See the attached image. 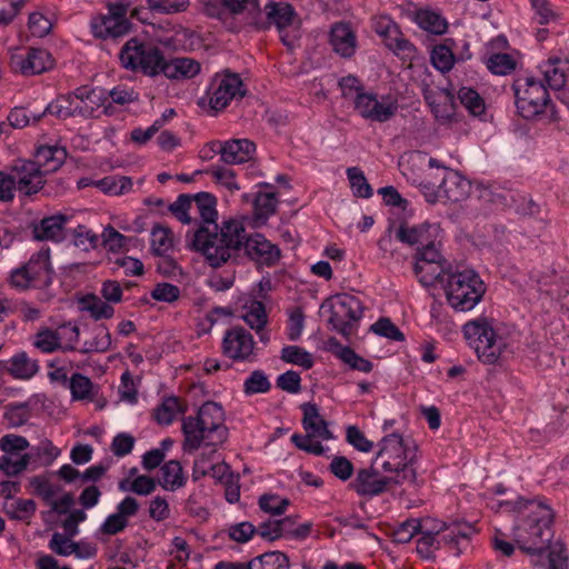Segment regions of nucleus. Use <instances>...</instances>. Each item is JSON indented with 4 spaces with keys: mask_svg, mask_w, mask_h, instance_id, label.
I'll return each mask as SVG.
<instances>
[{
    "mask_svg": "<svg viewBox=\"0 0 569 569\" xmlns=\"http://www.w3.org/2000/svg\"><path fill=\"white\" fill-rule=\"evenodd\" d=\"M552 510L540 502H529L520 522L513 528V539L518 547L525 552L537 556L536 565L545 566L546 569H568L567 549L563 542L556 541L548 546L546 543L552 537L551 522Z\"/></svg>",
    "mask_w": 569,
    "mask_h": 569,
    "instance_id": "obj_1",
    "label": "nucleus"
},
{
    "mask_svg": "<svg viewBox=\"0 0 569 569\" xmlns=\"http://www.w3.org/2000/svg\"><path fill=\"white\" fill-rule=\"evenodd\" d=\"M183 450L193 452L199 448H216L228 439V428L224 425V410L213 401L203 403L197 417L182 420Z\"/></svg>",
    "mask_w": 569,
    "mask_h": 569,
    "instance_id": "obj_2",
    "label": "nucleus"
},
{
    "mask_svg": "<svg viewBox=\"0 0 569 569\" xmlns=\"http://www.w3.org/2000/svg\"><path fill=\"white\" fill-rule=\"evenodd\" d=\"M248 237L243 222L231 219L218 226H202L192 236V248L201 252L212 267H218L230 257V250L246 244Z\"/></svg>",
    "mask_w": 569,
    "mask_h": 569,
    "instance_id": "obj_3",
    "label": "nucleus"
},
{
    "mask_svg": "<svg viewBox=\"0 0 569 569\" xmlns=\"http://www.w3.org/2000/svg\"><path fill=\"white\" fill-rule=\"evenodd\" d=\"M378 448L377 460L380 461L381 469L395 478V482L415 481L417 446L412 440L392 432L379 441Z\"/></svg>",
    "mask_w": 569,
    "mask_h": 569,
    "instance_id": "obj_4",
    "label": "nucleus"
},
{
    "mask_svg": "<svg viewBox=\"0 0 569 569\" xmlns=\"http://www.w3.org/2000/svg\"><path fill=\"white\" fill-rule=\"evenodd\" d=\"M442 289L448 305L458 312L472 311L487 292V284L480 274L471 268L452 269Z\"/></svg>",
    "mask_w": 569,
    "mask_h": 569,
    "instance_id": "obj_5",
    "label": "nucleus"
},
{
    "mask_svg": "<svg viewBox=\"0 0 569 569\" xmlns=\"http://www.w3.org/2000/svg\"><path fill=\"white\" fill-rule=\"evenodd\" d=\"M462 331L482 362L496 363L508 350V342L496 333L487 318L480 317L468 321Z\"/></svg>",
    "mask_w": 569,
    "mask_h": 569,
    "instance_id": "obj_6",
    "label": "nucleus"
},
{
    "mask_svg": "<svg viewBox=\"0 0 569 569\" xmlns=\"http://www.w3.org/2000/svg\"><path fill=\"white\" fill-rule=\"evenodd\" d=\"M119 59L123 68L154 77L161 72L163 56L158 48L132 38L122 47Z\"/></svg>",
    "mask_w": 569,
    "mask_h": 569,
    "instance_id": "obj_7",
    "label": "nucleus"
},
{
    "mask_svg": "<svg viewBox=\"0 0 569 569\" xmlns=\"http://www.w3.org/2000/svg\"><path fill=\"white\" fill-rule=\"evenodd\" d=\"M475 529L468 523H457L447 528L443 532L423 533L417 541L418 553L428 559L433 557L441 542L448 545L455 555H460L469 545V539Z\"/></svg>",
    "mask_w": 569,
    "mask_h": 569,
    "instance_id": "obj_8",
    "label": "nucleus"
},
{
    "mask_svg": "<svg viewBox=\"0 0 569 569\" xmlns=\"http://www.w3.org/2000/svg\"><path fill=\"white\" fill-rule=\"evenodd\" d=\"M513 91L516 107L521 117L532 119L545 111L549 94L540 80L531 76L519 77L515 80Z\"/></svg>",
    "mask_w": 569,
    "mask_h": 569,
    "instance_id": "obj_9",
    "label": "nucleus"
},
{
    "mask_svg": "<svg viewBox=\"0 0 569 569\" xmlns=\"http://www.w3.org/2000/svg\"><path fill=\"white\" fill-rule=\"evenodd\" d=\"M418 281L426 288L442 286L452 268L442 257L438 247L417 250L413 266Z\"/></svg>",
    "mask_w": 569,
    "mask_h": 569,
    "instance_id": "obj_10",
    "label": "nucleus"
},
{
    "mask_svg": "<svg viewBox=\"0 0 569 569\" xmlns=\"http://www.w3.org/2000/svg\"><path fill=\"white\" fill-rule=\"evenodd\" d=\"M399 108L395 94H378L373 91L359 92L355 97L353 109L362 119L371 122H387Z\"/></svg>",
    "mask_w": 569,
    "mask_h": 569,
    "instance_id": "obj_11",
    "label": "nucleus"
},
{
    "mask_svg": "<svg viewBox=\"0 0 569 569\" xmlns=\"http://www.w3.org/2000/svg\"><path fill=\"white\" fill-rule=\"evenodd\" d=\"M244 94L242 80L236 73H217L206 91L203 100L210 110L218 112L223 110L232 100Z\"/></svg>",
    "mask_w": 569,
    "mask_h": 569,
    "instance_id": "obj_12",
    "label": "nucleus"
},
{
    "mask_svg": "<svg viewBox=\"0 0 569 569\" xmlns=\"http://www.w3.org/2000/svg\"><path fill=\"white\" fill-rule=\"evenodd\" d=\"M130 28L128 7L121 2L109 4L107 13L98 14L90 21L92 34L103 40L122 37Z\"/></svg>",
    "mask_w": 569,
    "mask_h": 569,
    "instance_id": "obj_13",
    "label": "nucleus"
},
{
    "mask_svg": "<svg viewBox=\"0 0 569 569\" xmlns=\"http://www.w3.org/2000/svg\"><path fill=\"white\" fill-rule=\"evenodd\" d=\"M29 441L18 435H6L0 439V469L8 476L21 473L30 463Z\"/></svg>",
    "mask_w": 569,
    "mask_h": 569,
    "instance_id": "obj_14",
    "label": "nucleus"
},
{
    "mask_svg": "<svg viewBox=\"0 0 569 569\" xmlns=\"http://www.w3.org/2000/svg\"><path fill=\"white\" fill-rule=\"evenodd\" d=\"M428 164L438 166V160L427 157L421 152H410L401 157L399 168L405 179L418 188L428 203L435 204L436 194L429 189L423 180V173Z\"/></svg>",
    "mask_w": 569,
    "mask_h": 569,
    "instance_id": "obj_15",
    "label": "nucleus"
},
{
    "mask_svg": "<svg viewBox=\"0 0 569 569\" xmlns=\"http://www.w3.org/2000/svg\"><path fill=\"white\" fill-rule=\"evenodd\" d=\"M321 309L330 312L329 322L338 330L345 331L353 321L362 315L359 299L351 295H337L327 300Z\"/></svg>",
    "mask_w": 569,
    "mask_h": 569,
    "instance_id": "obj_16",
    "label": "nucleus"
},
{
    "mask_svg": "<svg viewBox=\"0 0 569 569\" xmlns=\"http://www.w3.org/2000/svg\"><path fill=\"white\" fill-rule=\"evenodd\" d=\"M10 64L12 70L22 76H36L52 69L54 59L52 54L43 48H29L26 51L12 53Z\"/></svg>",
    "mask_w": 569,
    "mask_h": 569,
    "instance_id": "obj_17",
    "label": "nucleus"
},
{
    "mask_svg": "<svg viewBox=\"0 0 569 569\" xmlns=\"http://www.w3.org/2000/svg\"><path fill=\"white\" fill-rule=\"evenodd\" d=\"M266 13L278 29L282 42L291 47L299 29V20L292 7L286 2L270 1L266 6Z\"/></svg>",
    "mask_w": 569,
    "mask_h": 569,
    "instance_id": "obj_18",
    "label": "nucleus"
},
{
    "mask_svg": "<svg viewBox=\"0 0 569 569\" xmlns=\"http://www.w3.org/2000/svg\"><path fill=\"white\" fill-rule=\"evenodd\" d=\"M29 486L32 492L40 496L56 513H66L73 503L72 496L63 492L61 487L48 477H33L30 479Z\"/></svg>",
    "mask_w": 569,
    "mask_h": 569,
    "instance_id": "obj_19",
    "label": "nucleus"
},
{
    "mask_svg": "<svg viewBox=\"0 0 569 569\" xmlns=\"http://www.w3.org/2000/svg\"><path fill=\"white\" fill-rule=\"evenodd\" d=\"M206 12L218 19L223 20L226 13L241 16L246 24L257 26L260 16V6L258 0H222V7L218 8L210 1L206 2Z\"/></svg>",
    "mask_w": 569,
    "mask_h": 569,
    "instance_id": "obj_20",
    "label": "nucleus"
},
{
    "mask_svg": "<svg viewBox=\"0 0 569 569\" xmlns=\"http://www.w3.org/2000/svg\"><path fill=\"white\" fill-rule=\"evenodd\" d=\"M471 181L462 176L457 170L443 168L441 174V183L438 189L440 190L441 200L445 203L462 202L471 193Z\"/></svg>",
    "mask_w": 569,
    "mask_h": 569,
    "instance_id": "obj_21",
    "label": "nucleus"
},
{
    "mask_svg": "<svg viewBox=\"0 0 569 569\" xmlns=\"http://www.w3.org/2000/svg\"><path fill=\"white\" fill-rule=\"evenodd\" d=\"M222 349L232 360L251 361L254 356V340L243 328H232L224 335Z\"/></svg>",
    "mask_w": 569,
    "mask_h": 569,
    "instance_id": "obj_22",
    "label": "nucleus"
},
{
    "mask_svg": "<svg viewBox=\"0 0 569 569\" xmlns=\"http://www.w3.org/2000/svg\"><path fill=\"white\" fill-rule=\"evenodd\" d=\"M372 27L385 44L396 54L410 56L412 53V44L402 37L397 24L388 16H377Z\"/></svg>",
    "mask_w": 569,
    "mask_h": 569,
    "instance_id": "obj_23",
    "label": "nucleus"
},
{
    "mask_svg": "<svg viewBox=\"0 0 569 569\" xmlns=\"http://www.w3.org/2000/svg\"><path fill=\"white\" fill-rule=\"evenodd\" d=\"M439 234V226L428 222L417 226L403 224L398 230L399 240L410 246H417L418 250L437 247Z\"/></svg>",
    "mask_w": 569,
    "mask_h": 569,
    "instance_id": "obj_24",
    "label": "nucleus"
},
{
    "mask_svg": "<svg viewBox=\"0 0 569 569\" xmlns=\"http://www.w3.org/2000/svg\"><path fill=\"white\" fill-rule=\"evenodd\" d=\"M16 188L23 194L38 192L43 183L44 176L32 161L20 160L12 170Z\"/></svg>",
    "mask_w": 569,
    "mask_h": 569,
    "instance_id": "obj_25",
    "label": "nucleus"
},
{
    "mask_svg": "<svg viewBox=\"0 0 569 569\" xmlns=\"http://www.w3.org/2000/svg\"><path fill=\"white\" fill-rule=\"evenodd\" d=\"M236 310L240 313L243 321L256 332L264 328L268 319L264 306L251 293H241L237 298Z\"/></svg>",
    "mask_w": 569,
    "mask_h": 569,
    "instance_id": "obj_26",
    "label": "nucleus"
},
{
    "mask_svg": "<svg viewBox=\"0 0 569 569\" xmlns=\"http://www.w3.org/2000/svg\"><path fill=\"white\" fill-rule=\"evenodd\" d=\"M18 486L14 482H4L1 485V492L7 495L3 502L6 513L16 520L29 521L37 510V505L32 499H22L10 497L11 492H16Z\"/></svg>",
    "mask_w": 569,
    "mask_h": 569,
    "instance_id": "obj_27",
    "label": "nucleus"
},
{
    "mask_svg": "<svg viewBox=\"0 0 569 569\" xmlns=\"http://www.w3.org/2000/svg\"><path fill=\"white\" fill-rule=\"evenodd\" d=\"M392 476H383L375 469L360 470L353 481L355 490L362 496H376L387 490Z\"/></svg>",
    "mask_w": 569,
    "mask_h": 569,
    "instance_id": "obj_28",
    "label": "nucleus"
},
{
    "mask_svg": "<svg viewBox=\"0 0 569 569\" xmlns=\"http://www.w3.org/2000/svg\"><path fill=\"white\" fill-rule=\"evenodd\" d=\"M425 98L432 113L438 120L448 121L455 113V101L452 93L447 89H428Z\"/></svg>",
    "mask_w": 569,
    "mask_h": 569,
    "instance_id": "obj_29",
    "label": "nucleus"
},
{
    "mask_svg": "<svg viewBox=\"0 0 569 569\" xmlns=\"http://www.w3.org/2000/svg\"><path fill=\"white\" fill-rule=\"evenodd\" d=\"M78 116H92L106 101V91L100 88L81 87L73 92Z\"/></svg>",
    "mask_w": 569,
    "mask_h": 569,
    "instance_id": "obj_30",
    "label": "nucleus"
},
{
    "mask_svg": "<svg viewBox=\"0 0 569 569\" xmlns=\"http://www.w3.org/2000/svg\"><path fill=\"white\" fill-rule=\"evenodd\" d=\"M201 71L200 63L192 58H174L169 61L162 59L161 72L168 79L184 80L191 79Z\"/></svg>",
    "mask_w": 569,
    "mask_h": 569,
    "instance_id": "obj_31",
    "label": "nucleus"
},
{
    "mask_svg": "<svg viewBox=\"0 0 569 569\" xmlns=\"http://www.w3.org/2000/svg\"><path fill=\"white\" fill-rule=\"evenodd\" d=\"M256 151V146L248 139H233L221 147V159L227 163H243L250 160Z\"/></svg>",
    "mask_w": 569,
    "mask_h": 569,
    "instance_id": "obj_32",
    "label": "nucleus"
},
{
    "mask_svg": "<svg viewBox=\"0 0 569 569\" xmlns=\"http://www.w3.org/2000/svg\"><path fill=\"white\" fill-rule=\"evenodd\" d=\"M68 217L64 214H53L47 217L34 227V238L38 240L61 241L66 237V226Z\"/></svg>",
    "mask_w": 569,
    "mask_h": 569,
    "instance_id": "obj_33",
    "label": "nucleus"
},
{
    "mask_svg": "<svg viewBox=\"0 0 569 569\" xmlns=\"http://www.w3.org/2000/svg\"><path fill=\"white\" fill-rule=\"evenodd\" d=\"M29 269L37 287L48 286L52 279L50 252L48 248H41L24 266Z\"/></svg>",
    "mask_w": 569,
    "mask_h": 569,
    "instance_id": "obj_34",
    "label": "nucleus"
},
{
    "mask_svg": "<svg viewBox=\"0 0 569 569\" xmlns=\"http://www.w3.org/2000/svg\"><path fill=\"white\" fill-rule=\"evenodd\" d=\"M0 370H7L14 379L29 380L38 372L39 366L26 352H19L8 361L0 362Z\"/></svg>",
    "mask_w": 569,
    "mask_h": 569,
    "instance_id": "obj_35",
    "label": "nucleus"
},
{
    "mask_svg": "<svg viewBox=\"0 0 569 569\" xmlns=\"http://www.w3.org/2000/svg\"><path fill=\"white\" fill-rule=\"evenodd\" d=\"M303 419L302 425L307 433L317 436L320 440L333 439L332 432L328 428V423L321 417L316 405L306 403L302 406Z\"/></svg>",
    "mask_w": 569,
    "mask_h": 569,
    "instance_id": "obj_36",
    "label": "nucleus"
},
{
    "mask_svg": "<svg viewBox=\"0 0 569 569\" xmlns=\"http://www.w3.org/2000/svg\"><path fill=\"white\" fill-rule=\"evenodd\" d=\"M453 49H458L455 38H447L442 43L436 44L430 53L432 66L442 73L449 72L459 61Z\"/></svg>",
    "mask_w": 569,
    "mask_h": 569,
    "instance_id": "obj_37",
    "label": "nucleus"
},
{
    "mask_svg": "<svg viewBox=\"0 0 569 569\" xmlns=\"http://www.w3.org/2000/svg\"><path fill=\"white\" fill-rule=\"evenodd\" d=\"M246 251L252 259L261 263L270 264L279 258V250L259 233L247 239Z\"/></svg>",
    "mask_w": 569,
    "mask_h": 569,
    "instance_id": "obj_38",
    "label": "nucleus"
},
{
    "mask_svg": "<svg viewBox=\"0 0 569 569\" xmlns=\"http://www.w3.org/2000/svg\"><path fill=\"white\" fill-rule=\"evenodd\" d=\"M262 190L257 192L253 202V221L256 227L266 223L268 218L276 211L277 199L272 187L269 184L261 186Z\"/></svg>",
    "mask_w": 569,
    "mask_h": 569,
    "instance_id": "obj_39",
    "label": "nucleus"
},
{
    "mask_svg": "<svg viewBox=\"0 0 569 569\" xmlns=\"http://www.w3.org/2000/svg\"><path fill=\"white\" fill-rule=\"evenodd\" d=\"M330 43L341 57H351L357 48V40L351 28L346 23H338L330 32Z\"/></svg>",
    "mask_w": 569,
    "mask_h": 569,
    "instance_id": "obj_40",
    "label": "nucleus"
},
{
    "mask_svg": "<svg viewBox=\"0 0 569 569\" xmlns=\"http://www.w3.org/2000/svg\"><path fill=\"white\" fill-rule=\"evenodd\" d=\"M66 150L58 146H41L37 149L33 163L41 169L42 174L56 171L66 159Z\"/></svg>",
    "mask_w": 569,
    "mask_h": 569,
    "instance_id": "obj_41",
    "label": "nucleus"
},
{
    "mask_svg": "<svg viewBox=\"0 0 569 569\" xmlns=\"http://www.w3.org/2000/svg\"><path fill=\"white\" fill-rule=\"evenodd\" d=\"M520 59V53L517 50L508 52L491 53L485 58L483 62L488 70L497 76H507L516 68Z\"/></svg>",
    "mask_w": 569,
    "mask_h": 569,
    "instance_id": "obj_42",
    "label": "nucleus"
},
{
    "mask_svg": "<svg viewBox=\"0 0 569 569\" xmlns=\"http://www.w3.org/2000/svg\"><path fill=\"white\" fill-rule=\"evenodd\" d=\"M540 68L550 89L560 91L565 88L568 71L567 61L551 59L545 62Z\"/></svg>",
    "mask_w": 569,
    "mask_h": 569,
    "instance_id": "obj_43",
    "label": "nucleus"
},
{
    "mask_svg": "<svg viewBox=\"0 0 569 569\" xmlns=\"http://www.w3.org/2000/svg\"><path fill=\"white\" fill-rule=\"evenodd\" d=\"M187 477L178 460L166 462L160 469L159 483L168 491H176L186 485Z\"/></svg>",
    "mask_w": 569,
    "mask_h": 569,
    "instance_id": "obj_44",
    "label": "nucleus"
},
{
    "mask_svg": "<svg viewBox=\"0 0 569 569\" xmlns=\"http://www.w3.org/2000/svg\"><path fill=\"white\" fill-rule=\"evenodd\" d=\"M187 410V405L181 402L179 398L170 396L164 398L154 409V419L160 425H171L179 416Z\"/></svg>",
    "mask_w": 569,
    "mask_h": 569,
    "instance_id": "obj_45",
    "label": "nucleus"
},
{
    "mask_svg": "<svg viewBox=\"0 0 569 569\" xmlns=\"http://www.w3.org/2000/svg\"><path fill=\"white\" fill-rule=\"evenodd\" d=\"M193 211H197L201 219L203 220V226H216V220L218 217L217 212V200L209 192H199L194 196H191Z\"/></svg>",
    "mask_w": 569,
    "mask_h": 569,
    "instance_id": "obj_46",
    "label": "nucleus"
},
{
    "mask_svg": "<svg viewBox=\"0 0 569 569\" xmlns=\"http://www.w3.org/2000/svg\"><path fill=\"white\" fill-rule=\"evenodd\" d=\"M415 21L421 29L435 34H442L448 28L447 20L440 13L428 9L419 10Z\"/></svg>",
    "mask_w": 569,
    "mask_h": 569,
    "instance_id": "obj_47",
    "label": "nucleus"
},
{
    "mask_svg": "<svg viewBox=\"0 0 569 569\" xmlns=\"http://www.w3.org/2000/svg\"><path fill=\"white\" fill-rule=\"evenodd\" d=\"M69 389L73 400H92L99 391L98 386L80 373H74L69 379Z\"/></svg>",
    "mask_w": 569,
    "mask_h": 569,
    "instance_id": "obj_48",
    "label": "nucleus"
},
{
    "mask_svg": "<svg viewBox=\"0 0 569 569\" xmlns=\"http://www.w3.org/2000/svg\"><path fill=\"white\" fill-rule=\"evenodd\" d=\"M298 516H287L282 518V533L284 539L305 540L312 531L313 523L311 521L298 522Z\"/></svg>",
    "mask_w": 569,
    "mask_h": 569,
    "instance_id": "obj_49",
    "label": "nucleus"
},
{
    "mask_svg": "<svg viewBox=\"0 0 569 569\" xmlns=\"http://www.w3.org/2000/svg\"><path fill=\"white\" fill-rule=\"evenodd\" d=\"M248 569H289V559L281 551H269L249 561Z\"/></svg>",
    "mask_w": 569,
    "mask_h": 569,
    "instance_id": "obj_50",
    "label": "nucleus"
},
{
    "mask_svg": "<svg viewBox=\"0 0 569 569\" xmlns=\"http://www.w3.org/2000/svg\"><path fill=\"white\" fill-rule=\"evenodd\" d=\"M79 308L89 312L94 319H108L113 316V308L94 295H87L79 300Z\"/></svg>",
    "mask_w": 569,
    "mask_h": 569,
    "instance_id": "obj_51",
    "label": "nucleus"
},
{
    "mask_svg": "<svg viewBox=\"0 0 569 569\" xmlns=\"http://www.w3.org/2000/svg\"><path fill=\"white\" fill-rule=\"evenodd\" d=\"M102 192L111 196L128 193L132 189V180L124 176H110L94 182Z\"/></svg>",
    "mask_w": 569,
    "mask_h": 569,
    "instance_id": "obj_52",
    "label": "nucleus"
},
{
    "mask_svg": "<svg viewBox=\"0 0 569 569\" xmlns=\"http://www.w3.org/2000/svg\"><path fill=\"white\" fill-rule=\"evenodd\" d=\"M151 249L156 254H168L174 244L171 231L163 226H156L151 230Z\"/></svg>",
    "mask_w": 569,
    "mask_h": 569,
    "instance_id": "obj_53",
    "label": "nucleus"
},
{
    "mask_svg": "<svg viewBox=\"0 0 569 569\" xmlns=\"http://www.w3.org/2000/svg\"><path fill=\"white\" fill-rule=\"evenodd\" d=\"M346 173L355 197L368 199L373 194V190L360 168H348Z\"/></svg>",
    "mask_w": 569,
    "mask_h": 569,
    "instance_id": "obj_54",
    "label": "nucleus"
},
{
    "mask_svg": "<svg viewBox=\"0 0 569 569\" xmlns=\"http://www.w3.org/2000/svg\"><path fill=\"white\" fill-rule=\"evenodd\" d=\"M193 33L182 27H174L172 33L158 37V41L172 49H191L193 47Z\"/></svg>",
    "mask_w": 569,
    "mask_h": 569,
    "instance_id": "obj_55",
    "label": "nucleus"
},
{
    "mask_svg": "<svg viewBox=\"0 0 569 569\" xmlns=\"http://www.w3.org/2000/svg\"><path fill=\"white\" fill-rule=\"evenodd\" d=\"M281 359L302 369H310L313 363V356L299 346H287L281 350Z\"/></svg>",
    "mask_w": 569,
    "mask_h": 569,
    "instance_id": "obj_56",
    "label": "nucleus"
},
{
    "mask_svg": "<svg viewBox=\"0 0 569 569\" xmlns=\"http://www.w3.org/2000/svg\"><path fill=\"white\" fill-rule=\"evenodd\" d=\"M132 241L133 239L124 237L110 226L103 229L102 243L110 252L119 253L128 251Z\"/></svg>",
    "mask_w": 569,
    "mask_h": 569,
    "instance_id": "obj_57",
    "label": "nucleus"
},
{
    "mask_svg": "<svg viewBox=\"0 0 569 569\" xmlns=\"http://www.w3.org/2000/svg\"><path fill=\"white\" fill-rule=\"evenodd\" d=\"M46 113L56 116L58 118L78 116L73 93L58 97L54 101H52L46 107L42 114Z\"/></svg>",
    "mask_w": 569,
    "mask_h": 569,
    "instance_id": "obj_58",
    "label": "nucleus"
},
{
    "mask_svg": "<svg viewBox=\"0 0 569 569\" xmlns=\"http://www.w3.org/2000/svg\"><path fill=\"white\" fill-rule=\"evenodd\" d=\"M156 488V482L148 476H138L133 479L127 478L119 482V489L123 492H134L140 496L151 493Z\"/></svg>",
    "mask_w": 569,
    "mask_h": 569,
    "instance_id": "obj_59",
    "label": "nucleus"
},
{
    "mask_svg": "<svg viewBox=\"0 0 569 569\" xmlns=\"http://www.w3.org/2000/svg\"><path fill=\"white\" fill-rule=\"evenodd\" d=\"M291 441L301 450L312 453L315 456L325 455L328 450V447L323 446L319 438L313 435H298L295 433L291 436Z\"/></svg>",
    "mask_w": 569,
    "mask_h": 569,
    "instance_id": "obj_60",
    "label": "nucleus"
},
{
    "mask_svg": "<svg viewBox=\"0 0 569 569\" xmlns=\"http://www.w3.org/2000/svg\"><path fill=\"white\" fill-rule=\"evenodd\" d=\"M346 441L356 450L369 453L373 449V442L369 440L366 435L353 425L346 428Z\"/></svg>",
    "mask_w": 569,
    "mask_h": 569,
    "instance_id": "obj_61",
    "label": "nucleus"
},
{
    "mask_svg": "<svg viewBox=\"0 0 569 569\" xmlns=\"http://www.w3.org/2000/svg\"><path fill=\"white\" fill-rule=\"evenodd\" d=\"M290 501L274 493H264L259 499L261 510L267 513L279 516L286 512Z\"/></svg>",
    "mask_w": 569,
    "mask_h": 569,
    "instance_id": "obj_62",
    "label": "nucleus"
},
{
    "mask_svg": "<svg viewBox=\"0 0 569 569\" xmlns=\"http://www.w3.org/2000/svg\"><path fill=\"white\" fill-rule=\"evenodd\" d=\"M338 357L351 369L359 370L361 372H370L372 370V363L369 360L358 356L348 347L340 348L338 351Z\"/></svg>",
    "mask_w": 569,
    "mask_h": 569,
    "instance_id": "obj_63",
    "label": "nucleus"
},
{
    "mask_svg": "<svg viewBox=\"0 0 569 569\" xmlns=\"http://www.w3.org/2000/svg\"><path fill=\"white\" fill-rule=\"evenodd\" d=\"M305 329V313L300 308H293L288 311L287 336L291 341H297L302 336Z\"/></svg>",
    "mask_w": 569,
    "mask_h": 569,
    "instance_id": "obj_64",
    "label": "nucleus"
}]
</instances>
